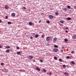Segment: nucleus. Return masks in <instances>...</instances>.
<instances>
[{"label":"nucleus","mask_w":76,"mask_h":76,"mask_svg":"<svg viewBox=\"0 0 76 76\" xmlns=\"http://www.w3.org/2000/svg\"><path fill=\"white\" fill-rule=\"evenodd\" d=\"M58 48H56L53 49V51L54 53H56V52L58 51Z\"/></svg>","instance_id":"nucleus-1"},{"label":"nucleus","mask_w":76,"mask_h":76,"mask_svg":"<svg viewBox=\"0 0 76 76\" xmlns=\"http://www.w3.org/2000/svg\"><path fill=\"white\" fill-rule=\"evenodd\" d=\"M35 69L37 70V72H40V71H41L40 68H39V67L38 66H36Z\"/></svg>","instance_id":"nucleus-2"},{"label":"nucleus","mask_w":76,"mask_h":76,"mask_svg":"<svg viewBox=\"0 0 76 76\" xmlns=\"http://www.w3.org/2000/svg\"><path fill=\"white\" fill-rule=\"evenodd\" d=\"M49 18L50 19H51L54 18V16L52 15H50L49 16Z\"/></svg>","instance_id":"nucleus-3"},{"label":"nucleus","mask_w":76,"mask_h":76,"mask_svg":"<svg viewBox=\"0 0 76 76\" xmlns=\"http://www.w3.org/2000/svg\"><path fill=\"white\" fill-rule=\"evenodd\" d=\"M28 59H32L34 58V56L32 55H30L28 57Z\"/></svg>","instance_id":"nucleus-4"},{"label":"nucleus","mask_w":76,"mask_h":76,"mask_svg":"<svg viewBox=\"0 0 76 76\" xmlns=\"http://www.w3.org/2000/svg\"><path fill=\"white\" fill-rule=\"evenodd\" d=\"M50 37H46V41H50Z\"/></svg>","instance_id":"nucleus-5"},{"label":"nucleus","mask_w":76,"mask_h":76,"mask_svg":"<svg viewBox=\"0 0 76 76\" xmlns=\"http://www.w3.org/2000/svg\"><path fill=\"white\" fill-rule=\"evenodd\" d=\"M72 38L74 39H76V35H74V36H72Z\"/></svg>","instance_id":"nucleus-6"},{"label":"nucleus","mask_w":76,"mask_h":76,"mask_svg":"<svg viewBox=\"0 0 76 76\" xmlns=\"http://www.w3.org/2000/svg\"><path fill=\"white\" fill-rule=\"evenodd\" d=\"M64 75H66V76H69V73L67 72H65L64 73Z\"/></svg>","instance_id":"nucleus-7"},{"label":"nucleus","mask_w":76,"mask_h":76,"mask_svg":"<svg viewBox=\"0 0 76 76\" xmlns=\"http://www.w3.org/2000/svg\"><path fill=\"white\" fill-rule=\"evenodd\" d=\"M15 15H16V14H15V13H13L11 14V16H13V17H14V16H15Z\"/></svg>","instance_id":"nucleus-8"},{"label":"nucleus","mask_w":76,"mask_h":76,"mask_svg":"<svg viewBox=\"0 0 76 76\" xmlns=\"http://www.w3.org/2000/svg\"><path fill=\"white\" fill-rule=\"evenodd\" d=\"M17 54H18V55H20V54H21V53H20V51H18L17 52Z\"/></svg>","instance_id":"nucleus-9"},{"label":"nucleus","mask_w":76,"mask_h":76,"mask_svg":"<svg viewBox=\"0 0 76 76\" xmlns=\"http://www.w3.org/2000/svg\"><path fill=\"white\" fill-rule=\"evenodd\" d=\"M57 38H54L53 39V41H55V42H56V41L57 40Z\"/></svg>","instance_id":"nucleus-10"},{"label":"nucleus","mask_w":76,"mask_h":76,"mask_svg":"<svg viewBox=\"0 0 76 76\" xmlns=\"http://www.w3.org/2000/svg\"><path fill=\"white\" fill-rule=\"evenodd\" d=\"M6 53H9L10 52V50L9 49H7L6 51Z\"/></svg>","instance_id":"nucleus-11"},{"label":"nucleus","mask_w":76,"mask_h":76,"mask_svg":"<svg viewBox=\"0 0 76 76\" xmlns=\"http://www.w3.org/2000/svg\"><path fill=\"white\" fill-rule=\"evenodd\" d=\"M67 20H72V18H69V17H68L67 18Z\"/></svg>","instance_id":"nucleus-12"},{"label":"nucleus","mask_w":76,"mask_h":76,"mask_svg":"<svg viewBox=\"0 0 76 76\" xmlns=\"http://www.w3.org/2000/svg\"><path fill=\"white\" fill-rule=\"evenodd\" d=\"M71 64H75V62L73 61H71Z\"/></svg>","instance_id":"nucleus-13"},{"label":"nucleus","mask_w":76,"mask_h":76,"mask_svg":"<svg viewBox=\"0 0 76 76\" xmlns=\"http://www.w3.org/2000/svg\"><path fill=\"white\" fill-rule=\"evenodd\" d=\"M38 36H39V35H38V34H36L35 35V37L36 38H38Z\"/></svg>","instance_id":"nucleus-14"},{"label":"nucleus","mask_w":76,"mask_h":76,"mask_svg":"<svg viewBox=\"0 0 76 76\" xmlns=\"http://www.w3.org/2000/svg\"><path fill=\"white\" fill-rule=\"evenodd\" d=\"M6 48L7 49L10 48V47L9 46H6Z\"/></svg>","instance_id":"nucleus-15"},{"label":"nucleus","mask_w":76,"mask_h":76,"mask_svg":"<svg viewBox=\"0 0 76 76\" xmlns=\"http://www.w3.org/2000/svg\"><path fill=\"white\" fill-rule=\"evenodd\" d=\"M29 25L31 26L32 25V22H30L29 23Z\"/></svg>","instance_id":"nucleus-16"},{"label":"nucleus","mask_w":76,"mask_h":76,"mask_svg":"<svg viewBox=\"0 0 76 76\" xmlns=\"http://www.w3.org/2000/svg\"><path fill=\"white\" fill-rule=\"evenodd\" d=\"M60 23H64V21L63 20H61L60 21Z\"/></svg>","instance_id":"nucleus-17"},{"label":"nucleus","mask_w":76,"mask_h":76,"mask_svg":"<svg viewBox=\"0 0 76 76\" xmlns=\"http://www.w3.org/2000/svg\"><path fill=\"white\" fill-rule=\"evenodd\" d=\"M64 41H65V42H67V41H68V40H67V39H64Z\"/></svg>","instance_id":"nucleus-18"},{"label":"nucleus","mask_w":76,"mask_h":76,"mask_svg":"<svg viewBox=\"0 0 76 76\" xmlns=\"http://www.w3.org/2000/svg\"><path fill=\"white\" fill-rule=\"evenodd\" d=\"M54 47H55V48H58V46H57V45H54Z\"/></svg>","instance_id":"nucleus-19"},{"label":"nucleus","mask_w":76,"mask_h":76,"mask_svg":"<svg viewBox=\"0 0 76 76\" xmlns=\"http://www.w3.org/2000/svg\"><path fill=\"white\" fill-rule=\"evenodd\" d=\"M64 11H67V8H64Z\"/></svg>","instance_id":"nucleus-20"},{"label":"nucleus","mask_w":76,"mask_h":76,"mask_svg":"<svg viewBox=\"0 0 76 76\" xmlns=\"http://www.w3.org/2000/svg\"><path fill=\"white\" fill-rule=\"evenodd\" d=\"M55 15L56 16H58V12H56L55 13Z\"/></svg>","instance_id":"nucleus-21"},{"label":"nucleus","mask_w":76,"mask_h":76,"mask_svg":"<svg viewBox=\"0 0 76 76\" xmlns=\"http://www.w3.org/2000/svg\"><path fill=\"white\" fill-rule=\"evenodd\" d=\"M54 59H55V60H57V57H56L55 56L54 58Z\"/></svg>","instance_id":"nucleus-22"},{"label":"nucleus","mask_w":76,"mask_h":76,"mask_svg":"<svg viewBox=\"0 0 76 76\" xmlns=\"http://www.w3.org/2000/svg\"><path fill=\"white\" fill-rule=\"evenodd\" d=\"M59 61H61V62H62V59L60 58L59 59Z\"/></svg>","instance_id":"nucleus-23"},{"label":"nucleus","mask_w":76,"mask_h":76,"mask_svg":"<svg viewBox=\"0 0 76 76\" xmlns=\"http://www.w3.org/2000/svg\"><path fill=\"white\" fill-rule=\"evenodd\" d=\"M67 8H68V9H70L71 8L69 6H67Z\"/></svg>","instance_id":"nucleus-24"},{"label":"nucleus","mask_w":76,"mask_h":76,"mask_svg":"<svg viewBox=\"0 0 76 76\" xmlns=\"http://www.w3.org/2000/svg\"><path fill=\"white\" fill-rule=\"evenodd\" d=\"M4 64L3 63H1V66H4Z\"/></svg>","instance_id":"nucleus-25"},{"label":"nucleus","mask_w":76,"mask_h":76,"mask_svg":"<svg viewBox=\"0 0 76 76\" xmlns=\"http://www.w3.org/2000/svg\"><path fill=\"white\" fill-rule=\"evenodd\" d=\"M8 25H10V24H11V22H8Z\"/></svg>","instance_id":"nucleus-26"},{"label":"nucleus","mask_w":76,"mask_h":76,"mask_svg":"<svg viewBox=\"0 0 76 76\" xmlns=\"http://www.w3.org/2000/svg\"><path fill=\"white\" fill-rule=\"evenodd\" d=\"M63 67H64V68H65V67H66V65H63Z\"/></svg>","instance_id":"nucleus-27"},{"label":"nucleus","mask_w":76,"mask_h":76,"mask_svg":"<svg viewBox=\"0 0 76 76\" xmlns=\"http://www.w3.org/2000/svg\"><path fill=\"white\" fill-rule=\"evenodd\" d=\"M43 61L42 59H40V62H41V63H42V62Z\"/></svg>","instance_id":"nucleus-28"},{"label":"nucleus","mask_w":76,"mask_h":76,"mask_svg":"<svg viewBox=\"0 0 76 76\" xmlns=\"http://www.w3.org/2000/svg\"><path fill=\"white\" fill-rule=\"evenodd\" d=\"M4 8L5 9H7V7L6 6H5Z\"/></svg>","instance_id":"nucleus-29"},{"label":"nucleus","mask_w":76,"mask_h":76,"mask_svg":"<svg viewBox=\"0 0 76 76\" xmlns=\"http://www.w3.org/2000/svg\"><path fill=\"white\" fill-rule=\"evenodd\" d=\"M66 58H67V59H69V58H70V57L69 56H67L66 57Z\"/></svg>","instance_id":"nucleus-30"},{"label":"nucleus","mask_w":76,"mask_h":76,"mask_svg":"<svg viewBox=\"0 0 76 76\" xmlns=\"http://www.w3.org/2000/svg\"><path fill=\"white\" fill-rule=\"evenodd\" d=\"M47 23L48 24L50 23V21H47Z\"/></svg>","instance_id":"nucleus-31"},{"label":"nucleus","mask_w":76,"mask_h":76,"mask_svg":"<svg viewBox=\"0 0 76 76\" xmlns=\"http://www.w3.org/2000/svg\"><path fill=\"white\" fill-rule=\"evenodd\" d=\"M44 35H42V37L43 38H44Z\"/></svg>","instance_id":"nucleus-32"},{"label":"nucleus","mask_w":76,"mask_h":76,"mask_svg":"<svg viewBox=\"0 0 76 76\" xmlns=\"http://www.w3.org/2000/svg\"><path fill=\"white\" fill-rule=\"evenodd\" d=\"M43 71L44 72H47V70L45 69H44L43 70Z\"/></svg>","instance_id":"nucleus-33"},{"label":"nucleus","mask_w":76,"mask_h":76,"mask_svg":"<svg viewBox=\"0 0 76 76\" xmlns=\"http://www.w3.org/2000/svg\"><path fill=\"white\" fill-rule=\"evenodd\" d=\"M16 48L18 49V50H19V49H20V48H19V47H16Z\"/></svg>","instance_id":"nucleus-34"},{"label":"nucleus","mask_w":76,"mask_h":76,"mask_svg":"<svg viewBox=\"0 0 76 76\" xmlns=\"http://www.w3.org/2000/svg\"><path fill=\"white\" fill-rule=\"evenodd\" d=\"M5 18H6V19H8V16H5Z\"/></svg>","instance_id":"nucleus-35"},{"label":"nucleus","mask_w":76,"mask_h":76,"mask_svg":"<svg viewBox=\"0 0 76 76\" xmlns=\"http://www.w3.org/2000/svg\"><path fill=\"white\" fill-rule=\"evenodd\" d=\"M50 76H51V75H52V73L51 72H50Z\"/></svg>","instance_id":"nucleus-36"},{"label":"nucleus","mask_w":76,"mask_h":76,"mask_svg":"<svg viewBox=\"0 0 76 76\" xmlns=\"http://www.w3.org/2000/svg\"><path fill=\"white\" fill-rule=\"evenodd\" d=\"M5 72H7V70L6 69H5Z\"/></svg>","instance_id":"nucleus-37"},{"label":"nucleus","mask_w":76,"mask_h":76,"mask_svg":"<svg viewBox=\"0 0 76 76\" xmlns=\"http://www.w3.org/2000/svg\"><path fill=\"white\" fill-rule=\"evenodd\" d=\"M23 9L25 10V9H26V7H23Z\"/></svg>","instance_id":"nucleus-38"},{"label":"nucleus","mask_w":76,"mask_h":76,"mask_svg":"<svg viewBox=\"0 0 76 76\" xmlns=\"http://www.w3.org/2000/svg\"><path fill=\"white\" fill-rule=\"evenodd\" d=\"M65 29H68V28L67 27H65Z\"/></svg>","instance_id":"nucleus-39"},{"label":"nucleus","mask_w":76,"mask_h":76,"mask_svg":"<svg viewBox=\"0 0 76 76\" xmlns=\"http://www.w3.org/2000/svg\"><path fill=\"white\" fill-rule=\"evenodd\" d=\"M65 32H66V33H67L68 32V31H67V30H66Z\"/></svg>","instance_id":"nucleus-40"},{"label":"nucleus","mask_w":76,"mask_h":76,"mask_svg":"<svg viewBox=\"0 0 76 76\" xmlns=\"http://www.w3.org/2000/svg\"><path fill=\"white\" fill-rule=\"evenodd\" d=\"M30 39H33V38L32 37H30Z\"/></svg>","instance_id":"nucleus-41"},{"label":"nucleus","mask_w":76,"mask_h":76,"mask_svg":"<svg viewBox=\"0 0 76 76\" xmlns=\"http://www.w3.org/2000/svg\"><path fill=\"white\" fill-rule=\"evenodd\" d=\"M71 53H74V51H72Z\"/></svg>","instance_id":"nucleus-42"},{"label":"nucleus","mask_w":76,"mask_h":76,"mask_svg":"<svg viewBox=\"0 0 76 76\" xmlns=\"http://www.w3.org/2000/svg\"><path fill=\"white\" fill-rule=\"evenodd\" d=\"M2 48V47H1V45H0V48Z\"/></svg>","instance_id":"nucleus-43"},{"label":"nucleus","mask_w":76,"mask_h":76,"mask_svg":"<svg viewBox=\"0 0 76 76\" xmlns=\"http://www.w3.org/2000/svg\"><path fill=\"white\" fill-rule=\"evenodd\" d=\"M63 51V50H61V53H62Z\"/></svg>","instance_id":"nucleus-44"},{"label":"nucleus","mask_w":76,"mask_h":76,"mask_svg":"<svg viewBox=\"0 0 76 76\" xmlns=\"http://www.w3.org/2000/svg\"><path fill=\"white\" fill-rule=\"evenodd\" d=\"M64 48V47H63L62 48V49H63V48Z\"/></svg>","instance_id":"nucleus-45"},{"label":"nucleus","mask_w":76,"mask_h":76,"mask_svg":"<svg viewBox=\"0 0 76 76\" xmlns=\"http://www.w3.org/2000/svg\"><path fill=\"white\" fill-rule=\"evenodd\" d=\"M41 22V20H39V23H40V22Z\"/></svg>","instance_id":"nucleus-46"},{"label":"nucleus","mask_w":76,"mask_h":76,"mask_svg":"<svg viewBox=\"0 0 76 76\" xmlns=\"http://www.w3.org/2000/svg\"><path fill=\"white\" fill-rule=\"evenodd\" d=\"M0 23L1 22V20H0Z\"/></svg>","instance_id":"nucleus-47"},{"label":"nucleus","mask_w":76,"mask_h":76,"mask_svg":"<svg viewBox=\"0 0 76 76\" xmlns=\"http://www.w3.org/2000/svg\"><path fill=\"white\" fill-rule=\"evenodd\" d=\"M66 66L67 67H69V66L68 65H66Z\"/></svg>","instance_id":"nucleus-48"},{"label":"nucleus","mask_w":76,"mask_h":76,"mask_svg":"<svg viewBox=\"0 0 76 76\" xmlns=\"http://www.w3.org/2000/svg\"><path fill=\"white\" fill-rule=\"evenodd\" d=\"M27 0V1H29V0Z\"/></svg>","instance_id":"nucleus-49"},{"label":"nucleus","mask_w":76,"mask_h":76,"mask_svg":"<svg viewBox=\"0 0 76 76\" xmlns=\"http://www.w3.org/2000/svg\"><path fill=\"white\" fill-rule=\"evenodd\" d=\"M35 34V33H34V34Z\"/></svg>","instance_id":"nucleus-50"}]
</instances>
